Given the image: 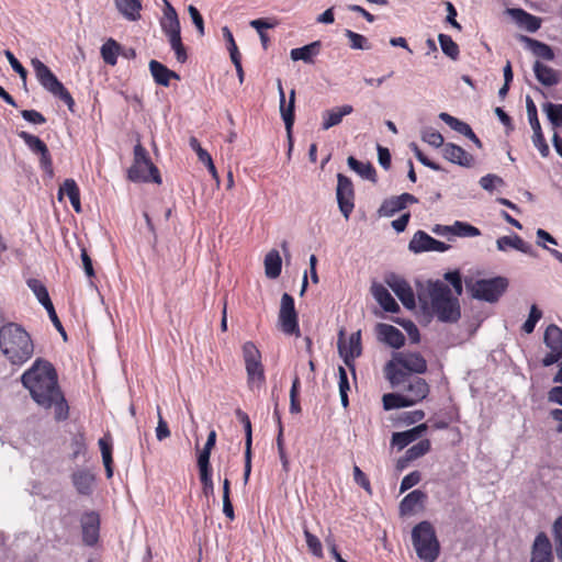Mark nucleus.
<instances>
[{
  "label": "nucleus",
  "mask_w": 562,
  "mask_h": 562,
  "mask_svg": "<svg viewBox=\"0 0 562 562\" xmlns=\"http://www.w3.org/2000/svg\"><path fill=\"white\" fill-rule=\"evenodd\" d=\"M21 382L38 406L54 408L55 420L64 422L69 417V405L59 387L56 369L49 361L36 359L22 374Z\"/></svg>",
  "instance_id": "1"
},
{
  "label": "nucleus",
  "mask_w": 562,
  "mask_h": 562,
  "mask_svg": "<svg viewBox=\"0 0 562 562\" xmlns=\"http://www.w3.org/2000/svg\"><path fill=\"white\" fill-rule=\"evenodd\" d=\"M429 304L419 296L422 308L431 314L441 323L454 324L461 318L460 302L451 289L440 280L428 282Z\"/></svg>",
  "instance_id": "2"
},
{
  "label": "nucleus",
  "mask_w": 562,
  "mask_h": 562,
  "mask_svg": "<svg viewBox=\"0 0 562 562\" xmlns=\"http://www.w3.org/2000/svg\"><path fill=\"white\" fill-rule=\"evenodd\" d=\"M0 350L11 364L22 366L33 356L34 345L21 325L8 323L0 328Z\"/></svg>",
  "instance_id": "3"
},
{
  "label": "nucleus",
  "mask_w": 562,
  "mask_h": 562,
  "mask_svg": "<svg viewBox=\"0 0 562 562\" xmlns=\"http://www.w3.org/2000/svg\"><path fill=\"white\" fill-rule=\"evenodd\" d=\"M427 371V361L419 352H396L385 367L386 379L392 386L405 383L411 373L423 374Z\"/></svg>",
  "instance_id": "4"
},
{
  "label": "nucleus",
  "mask_w": 562,
  "mask_h": 562,
  "mask_svg": "<svg viewBox=\"0 0 562 562\" xmlns=\"http://www.w3.org/2000/svg\"><path fill=\"white\" fill-rule=\"evenodd\" d=\"M413 546L417 557L425 562H435L439 557L440 544L429 521L417 524L412 530Z\"/></svg>",
  "instance_id": "5"
},
{
  "label": "nucleus",
  "mask_w": 562,
  "mask_h": 562,
  "mask_svg": "<svg viewBox=\"0 0 562 562\" xmlns=\"http://www.w3.org/2000/svg\"><path fill=\"white\" fill-rule=\"evenodd\" d=\"M133 164L127 170V179L132 182H162L158 168L150 160L146 148L138 140L134 146Z\"/></svg>",
  "instance_id": "6"
},
{
  "label": "nucleus",
  "mask_w": 562,
  "mask_h": 562,
  "mask_svg": "<svg viewBox=\"0 0 562 562\" xmlns=\"http://www.w3.org/2000/svg\"><path fill=\"white\" fill-rule=\"evenodd\" d=\"M35 76L44 89L55 98L61 100L70 112H75V100L64 85L58 80L55 74L40 59L34 58L31 61Z\"/></svg>",
  "instance_id": "7"
},
{
  "label": "nucleus",
  "mask_w": 562,
  "mask_h": 562,
  "mask_svg": "<svg viewBox=\"0 0 562 562\" xmlns=\"http://www.w3.org/2000/svg\"><path fill=\"white\" fill-rule=\"evenodd\" d=\"M467 289L473 299L488 303L497 302L508 288L505 277L465 281Z\"/></svg>",
  "instance_id": "8"
},
{
  "label": "nucleus",
  "mask_w": 562,
  "mask_h": 562,
  "mask_svg": "<svg viewBox=\"0 0 562 562\" xmlns=\"http://www.w3.org/2000/svg\"><path fill=\"white\" fill-rule=\"evenodd\" d=\"M336 198L339 211L349 220L355 209V189L351 179L342 173L337 175Z\"/></svg>",
  "instance_id": "9"
},
{
  "label": "nucleus",
  "mask_w": 562,
  "mask_h": 562,
  "mask_svg": "<svg viewBox=\"0 0 562 562\" xmlns=\"http://www.w3.org/2000/svg\"><path fill=\"white\" fill-rule=\"evenodd\" d=\"M342 336L344 330H340L338 340V352L340 357L344 359L345 364L352 371L353 375H356L355 359L360 357L362 353L361 331L358 330L356 333H352L349 337L348 342L342 340Z\"/></svg>",
  "instance_id": "10"
},
{
  "label": "nucleus",
  "mask_w": 562,
  "mask_h": 562,
  "mask_svg": "<svg viewBox=\"0 0 562 562\" xmlns=\"http://www.w3.org/2000/svg\"><path fill=\"white\" fill-rule=\"evenodd\" d=\"M279 322L282 330L288 335L300 333L297 313L294 305V299L289 293H283L279 312Z\"/></svg>",
  "instance_id": "11"
},
{
  "label": "nucleus",
  "mask_w": 562,
  "mask_h": 562,
  "mask_svg": "<svg viewBox=\"0 0 562 562\" xmlns=\"http://www.w3.org/2000/svg\"><path fill=\"white\" fill-rule=\"evenodd\" d=\"M384 282L392 289L398 300L407 310L416 306L415 294L411 284L394 272L385 274Z\"/></svg>",
  "instance_id": "12"
},
{
  "label": "nucleus",
  "mask_w": 562,
  "mask_h": 562,
  "mask_svg": "<svg viewBox=\"0 0 562 562\" xmlns=\"http://www.w3.org/2000/svg\"><path fill=\"white\" fill-rule=\"evenodd\" d=\"M18 136L23 139L33 154L40 156L41 167L49 175H53V160L47 145L40 137L25 131L19 132Z\"/></svg>",
  "instance_id": "13"
},
{
  "label": "nucleus",
  "mask_w": 562,
  "mask_h": 562,
  "mask_svg": "<svg viewBox=\"0 0 562 562\" xmlns=\"http://www.w3.org/2000/svg\"><path fill=\"white\" fill-rule=\"evenodd\" d=\"M278 92H279V108L280 114L284 122L286 134L290 140V148L292 147V128L295 121V90L292 89L289 95V102L285 101V93L282 87L281 79L277 80Z\"/></svg>",
  "instance_id": "14"
},
{
  "label": "nucleus",
  "mask_w": 562,
  "mask_h": 562,
  "mask_svg": "<svg viewBox=\"0 0 562 562\" xmlns=\"http://www.w3.org/2000/svg\"><path fill=\"white\" fill-rule=\"evenodd\" d=\"M400 385H403L404 395L408 398V402H412V406L422 402L429 394L428 383L419 376L407 375L406 382Z\"/></svg>",
  "instance_id": "15"
},
{
  "label": "nucleus",
  "mask_w": 562,
  "mask_h": 562,
  "mask_svg": "<svg viewBox=\"0 0 562 562\" xmlns=\"http://www.w3.org/2000/svg\"><path fill=\"white\" fill-rule=\"evenodd\" d=\"M552 544L544 532H539L531 548L530 562H553Z\"/></svg>",
  "instance_id": "16"
},
{
  "label": "nucleus",
  "mask_w": 562,
  "mask_h": 562,
  "mask_svg": "<svg viewBox=\"0 0 562 562\" xmlns=\"http://www.w3.org/2000/svg\"><path fill=\"white\" fill-rule=\"evenodd\" d=\"M82 541L93 547L99 540L100 518L94 512L87 513L81 520Z\"/></svg>",
  "instance_id": "17"
},
{
  "label": "nucleus",
  "mask_w": 562,
  "mask_h": 562,
  "mask_svg": "<svg viewBox=\"0 0 562 562\" xmlns=\"http://www.w3.org/2000/svg\"><path fill=\"white\" fill-rule=\"evenodd\" d=\"M71 482L77 493L90 496L95 485V475L89 469H79L71 474Z\"/></svg>",
  "instance_id": "18"
},
{
  "label": "nucleus",
  "mask_w": 562,
  "mask_h": 562,
  "mask_svg": "<svg viewBox=\"0 0 562 562\" xmlns=\"http://www.w3.org/2000/svg\"><path fill=\"white\" fill-rule=\"evenodd\" d=\"M442 156L448 161L461 167L470 168L474 164L473 156L464 150L461 146L453 143H446L442 148Z\"/></svg>",
  "instance_id": "19"
},
{
  "label": "nucleus",
  "mask_w": 562,
  "mask_h": 562,
  "mask_svg": "<svg viewBox=\"0 0 562 562\" xmlns=\"http://www.w3.org/2000/svg\"><path fill=\"white\" fill-rule=\"evenodd\" d=\"M376 334L379 340L392 348L400 349L405 344L404 334L393 325L379 323L376 325Z\"/></svg>",
  "instance_id": "20"
},
{
  "label": "nucleus",
  "mask_w": 562,
  "mask_h": 562,
  "mask_svg": "<svg viewBox=\"0 0 562 562\" xmlns=\"http://www.w3.org/2000/svg\"><path fill=\"white\" fill-rule=\"evenodd\" d=\"M353 112V106L350 104H344L341 106H335L322 112V124L321 128L327 131L334 126L339 125L342 119Z\"/></svg>",
  "instance_id": "21"
},
{
  "label": "nucleus",
  "mask_w": 562,
  "mask_h": 562,
  "mask_svg": "<svg viewBox=\"0 0 562 562\" xmlns=\"http://www.w3.org/2000/svg\"><path fill=\"white\" fill-rule=\"evenodd\" d=\"M427 424H419L408 430L393 432L392 435V446L396 447L398 450L404 449L409 443L419 439L427 430Z\"/></svg>",
  "instance_id": "22"
},
{
  "label": "nucleus",
  "mask_w": 562,
  "mask_h": 562,
  "mask_svg": "<svg viewBox=\"0 0 562 562\" xmlns=\"http://www.w3.org/2000/svg\"><path fill=\"white\" fill-rule=\"evenodd\" d=\"M439 119L441 121H443L447 125H449L453 131L462 134L463 136H465L467 138L472 140L476 147L482 148V146H483L482 142L475 135V133L473 132V130L471 128V126L468 123L462 122L459 119H457L446 112H441L439 114Z\"/></svg>",
  "instance_id": "23"
},
{
  "label": "nucleus",
  "mask_w": 562,
  "mask_h": 562,
  "mask_svg": "<svg viewBox=\"0 0 562 562\" xmlns=\"http://www.w3.org/2000/svg\"><path fill=\"white\" fill-rule=\"evenodd\" d=\"M371 293L385 312H400V305L383 284L373 282L371 285Z\"/></svg>",
  "instance_id": "24"
},
{
  "label": "nucleus",
  "mask_w": 562,
  "mask_h": 562,
  "mask_svg": "<svg viewBox=\"0 0 562 562\" xmlns=\"http://www.w3.org/2000/svg\"><path fill=\"white\" fill-rule=\"evenodd\" d=\"M518 40L519 42L524 43L526 48L529 49L536 57L548 61L554 59L555 54L550 45L526 35H519Z\"/></svg>",
  "instance_id": "25"
},
{
  "label": "nucleus",
  "mask_w": 562,
  "mask_h": 562,
  "mask_svg": "<svg viewBox=\"0 0 562 562\" xmlns=\"http://www.w3.org/2000/svg\"><path fill=\"white\" fill-rule=\"evenodd\" d=\"M507 13L528 32L535 33L541 26L540 18L532 15L520 8L507 9Z\"/></svg>",
  "instance_id": "26"
},
{
  "label": "nucleus",
  "mask_w": 562,
  "mask_h": 562,
  "mask_svg": "<svg viewBox=\"0 0 562 562\" xmlns=\"http://www.w3.org/2000/svg\"><path fill=\"white\" fill-rule=\"evenodd\" d=\"M496 245H497V249L501 251H505V250H507L508 247H512L522 254L533 256V257L536 256L532 245L525 241L518 235L499 237L496 240Z\"/></svg>",
  "instance_id": "27"
},
{
  "label": "nucleus",
  "mask_w": 562,
  "mask_h": 562,
  "mask_svg": "<svg viewBox=\"0 0 562 562\" xmlns=\"http://www.w3.org/2000/svg\"><path fill=\"white\" fill-rule=\"evenodd\" d=\"M149 70L155 80V82L162 87H168L170 85V79H180V76L167 68L164 64L153 59L149 61Z\"/></svg>",
  "instance_id": "28"
},
{
  "label": "nucleus",
  "mask_w": 562,
  "mask_h": 562,
  "mask_svg": "<svg viewBox=\"0 0 562 562\" xmlns=\"http://www.w3.org/2000/svg\"><path fill=\"white\" fill-rule=\"evenodd\" d=\"M533 72L537 78V80L546 86V87H553L557 86L560 82V74L555 69L542 64L541 61L537 60L533 64Z\"/></svg>",
  "instance_id": "29"
},
{
  "label": "nucleus",
  "mask_w": 562,
  "mask_h": 562,
  "mask_svg": "<svg viewBox=\"0 0 562 562\" xmlns=\"http://www.w3.org/2000/svg\"><path fill=\"white\" fill-rule=\"evenodd\" d=\"M427 494L420 490H414L408 493L400 503V513L402 516L413 514L417 507H423Z\"/></svg>",
  "instance_id": "30"
},
{
  "label": "nucleus",
  "mask_w": 562,
  "mask_h": 562,
  "mask_svg": "<svg viewBox=\"0 0 562 562\" xmlns=\"http://www.w3.org/2000/svg\"><path fill=\"white\" fill-rule=\"evenodd\" d=\"M321 46V42L315 41L302 47L291 49L290 56L294 61L303 60L306 64H313L314 57L319 54Z\"/></svg>",
  "instance_id": "31"
},
{
  "label": "nucleus",
  "mask_w": 562,
  "mask_h": 562,
  "mask_svg": "<svg viewBox=\"0 0 562 562\" xmlns=\"http://www.w3.org/2000/svg\"><path fill=\"white\" fill-rule=\"evenodd\" d=\"M347 165L352 171L358 173L361 178L369 180L373 183L378 181L375 168L371 162H363L358 160L353 156H349L347 159Z\"/></svg>",
  "instance_id": "32"
},
{
  "label": "nucleus",
  "mask_w": 562,
  "mask_h": 562,
  "mask_svg": "<svg viewBox=\"0 0 562 562\" xmlns=\"http://www.w3.org/2000/svg\"><path fill=\"white\" fill-rule=\"evenodd\" d=\"M435 238L424 231H417L408 244V249L414 254L432 251Z\"/></svg>",
  "instance_id": "33"
},
{
  "label": "nucleus",
  "mask_w": 562,
  "mask_h": 562,
  "mask_svg": "<svg viewBox=\"0 0 562 562\" xmlns=\"http://www.w3.org/2000/svg\"><path fill=\"white\" fill-rule=\"evenodd\" d=\"M119 12L128 21H137L140 19L142 10L140 0H114Z\"/></svg>",
  "instance_id": "34"
},
{
  "label": "nucleus",
  "mask_w": 562,
  "mask_h": 562,
  "mask_svg": "<svg viewBox=\"0 0 562 562\" xmlns=\"http://www.w3.org/2000/svg\"><path fill=\"white\" fill-rule=\"evenodd\" d=\"M245 368L249 387H260L266 381L265 370L261 361L245 363Z\"/></svg>",
  "instance_id": "35"
},
{
  "label": "nucleus",
  "mask_w": 562,
  "mask_h": 562,
  "mask_svg": "<svg viewBox=\"0 0 562 562\" xmlns=\"http://www.w3.org/2000/svg\"><path fill=\"white\" fill-rule=\"evenodd\" d=\"M282 259L278 250H270L265 257V271L266 276L270 279H276L281 274Z\"/></svg>",
  "instance_id": "36"
},
{
  "label": "nucleus",
  "mask_w": 562,
  "mask_h": 562,
  "mask_svg": "<svg viewBox=\"0 0 562 562\" xmlns=\"http://www.w3.org/2000/svg\"><path fill=\"white\" fill-rule=\"evenodd\" d=\"M543 342L549 349L562 351V329L550 324L544 330Z\"/></svg>",
  "instance_id": "37"
},
{
  "label": "nucleus",
  "mask_w": 562,
  "mask_h": 562,
  "mask_svg": "<svg viewBox=\"0 0 562 562\" xmlns=\"http://www.w3.org/2000/svg\"><path fill=\"white\" fill-rule=\"evenodd\" d=\"M99 447L101 450L103 465L105 468V475L108 479H111L113 476L112 443L103 437L99 439Z\"/></svg>",
  "instance_id": "38"
},
{
  "label": "nucleus",
  "mask_w": 562,
  "mask_h": 562,
  "mask_svg": "<svg viewBox=\"0 0 562 562\" xmlns=\"http://www.w3.org/2000/svg\"><path fill=\"white\" fill-rule=\"evenodd\" d=\"M27 286L34 293L38 302L43 305V307H47L50 305L52 300L49 297L48 291L45 284L38 279L31 278L26 281Z\"/></svg>",
  "instance_id": "39"
},
{
  "label": "nucleus",
  "mask_w": 562,
  "mask_h": 562,
  "mask_svg": "<svg viewBox=\"0 0 562 562\" xmlns=\"http://www.w3.org/2000/svg\"><path fill=\"white\" fill-rule=\"evenodd\" d=\"M120 44L110 38L101 46V57L105 64L114 66L117 63V55L120 54Z\"/></svg>",
  "instance_id": "40"
},
{
  "label": "nucleus",
  "mask_w": 562,
  "mask_h": 562,
  "mask_svg": "<svg viewBox=\"0 0 562 562\" xmlns=\"http://www.w3.org/2000/svg\"><path fill=\"white\" fill-rule=\"evenodd\" d=\"M382 401L385 411L412 406V402H408V398L401 393L384 394Z\"/></svg>",
  "instance_id": "41"
},
{
  "label": "nucleus",
  "mask_w": 562,
  "mask_h": 562,
  "mask_svg": "<svg viewBox=\"0 0 562 562\" xmlns=\"http://www.w3.org/2000/svg\"><path fill=\"white\" fill-rule=\"evenodd\" d=\"M438 41L440 44V48L442 53L451 58L452 60H457L460 55V49L458 44L452 40L450 35L439 34Z\"/></svg>",
  "instance_id": "42"
},
{
  "label": "nucleus",
  "mask_w": 562,
  "mask_h": 562,
  "mask_svg": "<svg viewBox=\"0 0 562 562\" xmlns=\"http://www.w3.org/2000/svg\"><path fill=\"white\" fill-rule=\"evenodd\" d=\"M542 110L553 127L562 126V103L546 102Z\"/></svg>",
  "instance_id": "43"
},
{
  "label": "nucleus",
  "mask_w": 562,
  "mask_h": 562,
  "mask_svg": "<svg viewBox=\"0 0 562 562\" xmlns=\"http://www.w3.org/2000/svg\"><path fill=\"white\" fill-rule=\"evenodd\" d=\"M402 210H404V204L400 203L396 196H392L382 202L378 209V215L380 217H391Z\"/></svg>",
  "instance_id": "44"
},
{
  "label": "nucleus",
  "mask_w": 562,
  "mask_h": 562,
  "mask_svg": "<svg viewBox=\"0 0 562 562\" xmlns=\"http://www.w3.org/2000/svg\"><path fill=\"white\" fill-rule=\"evenodd\" d=\"M199 476L202 484V491L205 496L214 494V483L212 480V468L211 465H198Z\"/></svg>",
  "instance_id": "45"
},
{
  "label": "nucleus",
  "mask_w": 562,
  "mask_h": 562,
  "mask_svg": "<svg viewBox=\"0 0 562 562\" xmlns=\"http://www.w3.org/2000/svg\"><path fill=\"white\" fill-rule=\"evenodd\" d=\"M216 443V432L215 430H211L209 432L206 442L203 447V449L198 454V465H211L210 464V458L212 449L215 447Z\"/></svg>",
  "instance_id": "46"
},
{
  "label": "nucleus",
  "mask_w": 562,
  "mask_h": 562,
  "mask_svg": "<svg viewBox=\"0 0 562 562\" xmlns=\"http://www.w3.org/2000/svg\"><path fill=\"white\" fill-rule=\"evenodd\" d=\"M345 36L349 40V46L352 49H361L369 50L371 49V44L368 38L359 33H356L351 30H345Z\"/></svg>",
  "instance_id": "47"
},
{
  "label": "nucleus",
  "mask_w": 562,
  "mask_h": 562,
  "mask_svg": "<svg viewBox=\"0 0 562 562\" xmlns=\"http://www.w3.org/2000/svg\"><path fill=\"white\" fill-rule=\"evenodd\" d=\"M452 235L460 237H476L481 235V232L477 227L467 223L456 221L452 225Z\"/></svg>",
  "instance_id": "48"
},
{
  "label": "nucleus",
  "mask_w": 562,
  "mask_h": 562,
  "mask_svg": "<svg viewBox=\"0 0 562 562\" xmlns=\"http://www.w3.org/2000/svg\"><path fill=\"white\" fill-rule=\"evenodd\" d=\"M422 139L435 148H443L446 145L443 136L431 127H426L422 131Z\"/></svg>",
  "instance_id": "49"
},
{
  "label": "nucleus",
  "mask_w": 562,
  "mask_h": 562,
  "mask_svg": "<svg viewBox=\"0 0 562 562\" xmlns=\"http://www.w3.org/2000/svg\"><path fill=\"white\" fill-rule=\"evenodd\" d=\"M430 441L428 439H422L416 445L408 448L405 452L408 460H416L423 456H425L430 450Z\"/></svg>",
  "instance_id": "50"
},
{
  "label": "nucleus",
  "mask_w": 562,
  "mask_h": 562,
  "mask_svg": "<svg viewBox=\"0 0 562 562\" xmlns=\"http://www.w3.org/2000/svg\"><path fill=\"white\" fill-rule=\"evenodd\" d=\"M236 416L243 424L245 429V450H251L252 446V429L249 416L241 409L236 411Z\"/></svg>",
  "instance_id": "51"
},
{
  "label": "nucleus",
  "mask_w": 562,
  "mask_h": 562,
  "mask_svg": "<svg viewBox=\"0 0 562 562\" xmlns=\"http://www.w3.org/2000/svg\"><path fill=\"white\" fill-rule=\"evenodd\" d=\"M168 38L171 49L175 52L177 61H179L180 64H184L188 59V54L182 43L181 34L169 36Z\"/></svg>",
  "instance_id": "52"
},
{
  "label": "nucleus",
  "mask_w": 562,
  "mask_h": 562,
  "mask_svg": "<svg viewBox=\"0 0 562 562\" xmlns=\"http://www.w3.org/2000/svg\"><path fill=\"white\" fill-rule=\"evenodd\" d=\"M63 195H67L69 201L80 195L79 187L74 179H66L60 184L58 190L59 200L63 198Z\"/></svg>",
  "instance_id": "53"
},
{
  "label": "nucleus",
  "mask_w": 562,
  "mask_h": 562,
  "mask_svg": "<svg viewBox=\"0 0 562 562\" xmlns=\"http://www.w3.org/2000/svg\"><path fill=\"white\" fill-rule=\"evenodd\" d=\"M541 317V310H539L536 304L531 305L528 318L521 326L522 331H525L526 334H531L535 330V327Z\"/></svg>",
  "instance_id": "54"
},
{
  "label": "nucleus",
  "mask_w": 562,
  "mask_h": 562,
  "mask_svg": "<svg viewBox=\"0 0 562 562\" xmlns=\"http://www.w3.org/2000/svg\"><path fill=\"white\" fill-rule=\"evenodd\" d=\"M160 26L168 37L181 34L179 18L161 19Z\"/></svg>",
  "instance_id": "55"
},
{
  "label": "nucleus",
  "mask_w": 562,
  "mask_h": 562,
  "mask_svg": "<svg viewBox=\"0 0 562 562\" xmlns=\"http://www.w3.org/2000/svg\"><path fill=\"white\" fill-rule=\"evenodd\" d=\"M304 537L306 540V546H307L308 550L311 551V553H313L317 558H322L323 557V547H322L319 539L315 535L310 532V530L307 528L304 529Z\"/></svg>",
  "instance_id": "56"
},
{
  "label": "nucleus",
  "mask_w": 562,
  "mask_h": 562,
  "mask_svg": "<svg viewBox=\"0 0 562 562\" xmlns=\"http://www.w3.org/2000/svg\"><path fill=\"white\" fill-rule=\"evenodd\" d=\"M552 535L555 542L557 557L562 560V515L553 522Z\"/></svg>",
  "instance_id": "57"
},
{
  "label": "nucleus",
  "mask_w": 562,
  "mask_h": 562,
  "mask_svg": "<svg viewBox=\"0 0 562 562\" xmlns=\"http://www.w3.org/2000/svg\"><path fill=\"white\" fill-rule=\"evenodd\" d=\"M243 357L245 363L261 361V353L252 341H247L244 344Z\"/></svg>",
  "instance_id": "58"
},
{
  "label": "nucleus",
  "mask_w": 562,
  "mask_h": 562,
  "mask_svg": "<svg viewBox=\"0 0 562 562\" xmlns=\"http://www.w3.org/2000/svg\"><path fill=\"white\" fill-rule=\"evenodd\" d=\"M532 144L539 150L542 157H548L550 148L546 142L541 127L539 130H532Z\"/></svg>",
  "instance_id": "59"
},
{
  "label": "nucleus",
  "mask_w": 562,
  "mask_h": 562,
  "mask_svg": "<svg viewBox=\"0 0 562 562\" xmlns=\"http://www.w3.org/2000/svg\"><path fill=\"white\" fill-rule=\"evenodd\" d=\"M526 109H527V116L529 124L532 130H539L541 127L539 119H538V112L537 106L530 95L526 97Z\"/></svg>",
  "instance_id": "60"
},
{
  "label": "nucleus",
  "mask_w": 562,
  "mask_h": 562,
  "mask_svg": "<svg viewBox=\"0 0 562 562\" xmlns=\"http://www.w3.org/2000/svg\"><path fill=\"white\" fill-rule=\"evenodd\" d=\"M445 280L448 281L456 292V296H460L463 292L462 278L459 270L446 272L443 276Z\"/></svg>",
  "instance_id": "61"
},
{
  "label": "nucleus",
  "mask_w": 562,
  "mask_h": 562,
  "mask_svg": "<svg viewBox=\"0 0 562 562\" xmlns=\"http://www.w3.org/2000/svg\"><path fill=\"white\" fill-rule=\"evenodd\" d=\"M480 186L484 190L492 192L497 186H504V180L499 176L488 173L480 179Z\"/></svg>",
  "instance_id": "62"
},
{
  "label": "nucleus",
  "mask_w": 562,
  "mask_h": 562,
  "mask_svg": "<svg viewBox=\"0 0 562 562\" xmlns=\"http://www.w3.org/2000/svg\"><path fill=\"white\" fill-rule=\"evenodd\" d=\"M422 480V474L419 471H413L405 475L401 482L400 492L404 493L413 486L417 485Z\"/></svg>",
  "instance_id": "63"
},
{
  "label": "nucleus",
  "mask_w": 562,
  "mask_h": 562,
  "mask_svg": "<svg viewBox=\"0 0 562 562\" xmlns=\"http://www.w3.org/2000/svg\"><path fill=\"white\" fill-rule=\"evenodd\" d=\"M72 453L71 458L77 459L81 453L86 451V439L83 434H77L72 437L71 443H70Z\"/></svg>",
  "instance_id": "64"
}]
</instances>
